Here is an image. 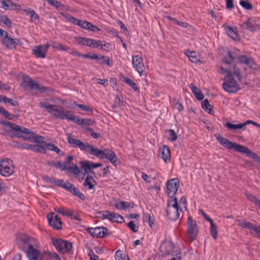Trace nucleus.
<instances>
[{"instance_id": "obj_16", "label": "nucleus", "mask_w": 260, "mask_h": 260, "mask_svg": "<svg viewBox=\"0 0 260 260\" xmlns=\"http://www.w3.org/2000/svg\"><path fill=\"white\" fill-rule=\"evenodd\" d=\"M84 151L88 152L90 154L94 155L101 159H104L105 150H100L93 145L87 144L85 149Z\"/></svg>"}, {"instance_id": "obj_30", "label": "nucleus", "mask_w": 260, "mask_h": 260, "mask_svg": "<svg viewBox=\"0 0 260 260\" xmlns=\"http://www.w3.org/2000/svg\"><path fill=\"white\" fill-rule=\"evenodd\" d=\"M185 54L192 62L197 63L200 61L198 52L196 51H189L188 50L185 52Z\"/></svg>"}, {"instance_id": "obj_28", "label": "nucleus", "mask_w": 260, "mask_h": 260, "mask_svg": "<svg viewBox=\"0 0 260 260\" xmlns=\"http://www.w3.org/2000/svg\"><path fill=\"white\" fill-rule=\"evenodd\" d=\"M189 87L197 99L201 101L204 99V95L201 93L200 89H199L196 85L191 84L189 85Z\"/></svg>"}, {"instance_id": "obj_48", "label": "nucleus", "mask_w": 260, "mask_h": 260, "mask_svg": "<svg viewBox=\"0 0 260 260\" xmlns=\"http://www.w3.org/2000/svg\"><path fill=\"white\" fill-rule=\"evenodd\" d=\"M57 212L66 216H71V210L63 208H59L56 210Z\"/></svg>"}, {"instance_id": "obj_57", "label": "nucleus", "mask_w": 260, "mask_h": 260, "mask_svg": "<svg viewBox=\"0 0 260 260\" xmlns=\"http://www.w3.org/2000/svg\"><path fill=\"white\" fill-rule=\"evenodd\" d=\"M126 204L125 201H118L115 203V207L119 210L125 209V204Z\"/></svg>"}, {"instance_id": "obj_56", "label": "nucleus", "mask_w": 260, "mask_h": 260, "mask_svg": "<svg viewBox=\"0 0 260 260\" xmlns=\"http://www.w3.org/2000/svg\"><path fill=\"white\" fill-rule=\"evenodd\" d=\"M90 22L87 21H83L80 20L78 26L83 29L87 30L89 28V25Z\"/></svg>"}, {"instance_id": "obj_5", "label": "nucleus", "mask_w": 260, "mask_h": 260, "mask_svg": "<svg viewBox=\"0 0 260 260\" xmlns=\"http://www.w3.org/2000/svg\"><path fill=\"white\" fill-rule=\"evenodd\" d=\"M40 108H44L52 116L61 120L66 119L69 110L55 105H48L45 102H41L39 103Z\"/></svg>"}, {"instance_id": "obj_39", "label": "nucleus", "mask_w": 260, "mask_h": 260, "mask_svg": "<svg viewBox=\"0 0 260 260\" xmlns=\"http://www.w3.org/2000/svg\"><path fill=\"white\" fill-rule=\"evenodd\" d=\"M92 181L95 182L92 176L89 175L87 176L85 180L83 183V186H88L89 189H93L94 185L92 184Z\"/></svg>"}, {"instance_id": "obj_12", "label": "nucleus", "mask_w": 260, "mask_h": 260, "mask_svg": "<svg viewBox=\"0 0 260 260\" xmlns=\"http://www.w3.org/2000/svg\"><path fill=\"white\" fill-rule=\"evenodd\" d=\"M50 46V45L48 43L36 46L32 50V54L37 58H44Z\"/></svg>"}, {"instance_id": "obj_53", "label": "nucleus", "mask_w": 260, "mask_h": 260, "mask_svg": "<svg viewBox=\"0 0 260 260\" xmlns=\"http://www.w3.org/2000/svg\"><path fill=\"white\" fill-rule=\"evenodd\" d=\"M74 105L76 107H79L80 109L83 111L89 112L91 113L93 112L92 109L89 106L82 104H77L76 103H74Z\"/></svg>"}, {"instance_id": "obj_37", "label": "nucleus", "mask_w": 260, "mask_h": 260, "mask_svg": "<svg viewBox=\"0 0 260 260\" xmlns=\"http://www.w3.org/2000/svg\"><path fill=\"white\" fill-rule=\"evenodd\" d=\"M51 47L56 50L59 51H67L70 49V48L66 46H63L61 44L57 42H53L51 44Z\"/></svg>"}, {"instance_id": "obj_49", "label": "nucleus", "mask_w": 260, "mask_h": 260, "mask_svg": "<svg viewBox=\"0 0 260 260\" xmlns=\"http://www.w3.org/2000/svg\"><path fill=\"white\" fill-rule=\"evenodd\" d=\"M90 47L93 48H100L101 49H105V48H103V46L101 41L93 39Z\"/></svg>"}, {"instance_id": "obj_35", "label": "nucleus", "mask_w": 260, "mask_h": 260, "mask_svg": "<svg viewBox=\"0 0 260 260\" xmlns=\"http://www.w3.org/2000/svg\"><path fill=\"white\" fill-rule=\"evenodd\" d=\"M47 164L49 166L54 167L55 168L59 169L61 171H64L67 169V167H66L64 165H63L62 162L59 161H49L47 162Z\"/></svg>"}, {"instance_id": "obj_4", "label": "nucleus", "mask_w": 260, "mask_h": 260, "mask_svg": "<svg viewBox=\"0 0 260 260\" xmlns=\"http://www.w3.org/2000/svg\"><path fill=\"white\" fill-rule=\"evenodd\" d=\"M215 137L217 142L226 148L233 149L236 151L246 154L248 157L250 156L252 153V151L247 147L235 143H233L220 135L215 136Z\"/></svg>"}, {"instance_id": "obj_46", "label": "nucleus", "mask_w": 260, "mask_h": 260, "mask_svg": "<svg viewBox=\"0 0 260 260\" xmlns=\"http://www.w3.org/2000/svg\"><path fill=\"white\" fill-rule=\"evenodd\" d=\"M239 4L245 10H250L253 8L252 5L247 0H241Z\"/></svg>"}, {"instance_id": "obj_10", "label": "nucleus", "mask_w": 260, "mask_h": 260, "mask_svg": "<svg viewBox=\"0 0 260 260\" xmlns=\"http://www.w3.org/2000/svg\"><path fill=\"white\" fill-rule=\"evenodd\" d=\"M2 125L9 126L11 128L12 131L9 132L10 137H14L19 139H20V135L22 134L23 131L22 129L24 128V127L7 121H3Z\"/></svg>"}, {"instance_id": "obj_17", "label": "nucleus", "mask_w": 260, "mask_h": 260, "mask_svg": "<svg viewBox=\"0 0 260 260\" xmlns=\"http://www.w3.org/2000/svg\"><path fill=\"white\" fill-rule=\"evenodd\" d=\"M236 58L240 63L246 64L251 69H256L257 65L251 57H248L245 55H240L237 54Z\"/></svg>"}, {"instance_id": "obj_41", "label": "nucleus", "mask_w": 260, "mask_h": 260, "mask_svg": "<svg viewBox=\"0 0 260 260\" xmlns=\"http://www.w3.org/2000/svg\"><path fill=\"white\" fill-rule=\"evenodd\" d=\"M29 149L32 150L35 152H44L46 151V148L44 144L43 145H30Z\"/></svg>"}, {"instance_id": "obj_21", "label": "nucleus", "mask_w": 260, "mask_h": 260, "mask_svg": "<svg viewBox=\"0 0 260 260\" xmlns=\"http://www.w3.org/2000/svg\"><path fill=\"white\" fill-rule=\"evenodd\" d=\"M237 56L236 52H232L228 50L227 55H225L222 58V62L226 64L231 65V68L233 69V66L237 67L235 64V58Z\"/></svg>"}, {"instance_id": "obj_18", "label": "nucleus", "mask_w": 260, "mask_h": 260, "mask_svg": "<svg viewBox=\"0 0 260 260\" xmlns=\"http://www.w3.org/2000/svg\"><path fill=\"white\" fill-rule=\"evenodd\" d=\"M167 215L172 221H176L179 218L180 212L182 210L180 207H171L167 209Z\"/></svg>"}, {"instance_id": "obj_6", "label": "nucleus", "mask_w": 260, "mask_h": 260, "mask_svg": "<svg viewBox=\"0 0 260 260\" xmlns=\"http://www.w3.org/2000/svg\"><path fill=\"white\" fill-rule=\"evenodd\" d=\"M52 245L56 250L61 254L70 253L72 249V244L71 242L55 238H51Z\"/></svg>"}, {"instance_id": "obj_58", "label": "nucleus", "mask_w": 260, "mask_h": 260, "mask_svg": "<svg viewBox=\"0 0 260 260\" xmlns=\"http://www.w3.org/2000/svg\"><path fill=\"white\" fill-rule=\"evenodd\" d=\"M114 216L115 217H114L113 222H116L120 223H122L124 222V218L120 214L115 213V215H114Z\"/></svg>"}, {"instance_id": "obj_47", "label": "nucleus", "mask_w": 260, "mask_h": 260, "mask_svg": "<svg viewBox=\"0 0 260 260\" xmlns=\"http://www.w3.org/2000/svg\"><path fill=\"white\" fill-rule=\"evenodd\" d=\"M66 170L69 173L74 174L75 175H78L80 173V170L77 165L74 167H67Z\"/></svg>"}, {"instance_id": "obj_2", "label": "nucleus", "mask_w": 260, "mask_h": 260, "mask_svg": "<svg viewBox=\"0 0 260 260\" xmlns=\"http://www.w3.org/2000/svg\"><path fill=\"white\" fill-rule=\"evenodd\" d=\"M226 72V76L224 77V82L222 84L223 89L229 93H236L240 89V87L238 83L233 77L235 76L238 81H240L242 79L240 70L237 67L233 66V71L224 70Z\"/></svg>"}, {"instance_id": "obj_13", "label": "nucleus", "mask_w": 260, "mask_h": 260, "mask_svg": "<svg viewBox=\"0 0 260 260\" xmlns=\"http://www.w3.org/2000/svg\"><path fill=\"white\" fill-rule=\"evenodd\" d=\"M47 218L50 226L57 230L61 229V221L60 219L58 218V216L55 215L54 213H50L47 215Z\"/></svg>"}, {"instance_id": "obj_61", "label": "nucleus", "mask_w": 260, "mask_h": 260, "mask_svg": "<svg viewBox=\"0 0 260 260\" xmlns=\"http://www.w3.org/2000/svg\"><path fill=\"white\" fill-rule=\"evenodd\" d=\"M68 21L72 24L78 25L80 20L75 18L73 16H70L68 18Z\"/></svg>"}, {"instance_id": "obj_31", "label": "nucleus", "mask_w": 260, "mask_h": 260, "mask_svg": "<svg viewBox=\"0 0 260 260\" xmlns=\"http://www.w3.org/2000/svg\"><path fill=\"white\" fill-rule=\"evenodd\" d=\"M66 119L69 121H73L78 125H83L82 118L80 119L79 117L74 116L73 114L71 113V111H69V113L67 114Z\"/></svg>"}, {"instance_id": "obj_1", "label": "nucleus", "mask_w": 260, "mask_h": 260, "mask_svg": "<svg viewBox=\"0 0 260 260\" xmlns=\"http://www.w3.org/2000/svg\"><path fill=\"white\" fill-rule=\"evenodd\" d=\"M17 238L18 248L26 253L29 260H38L42 257L39 250L33 247L32 244L35 242L34 238L24 234H20Z\"/></svg>"}, {"instance_id": "obj_50", "label": "nucleus", "mask_w": 260, "mask_h": 260, "mask_svg": "<svg viewBox=\"0 0 260 260\" xmlns=\"http://www.w3.org/2000/svg\"><path fill=\"white\" fill-rule=\"evenodd\" d=\"M84 129L85 131L89 132L91 136L94 139H96L100 137V133H95L91 128L88 126H85Z\"/></svg>"}, {"instance_id": "obj_34", "label": "nucleus", "mask_w": 260, "mask_h": 260, "mask_svg": "<svg viewBox=\"0 0 260 260\" xmlns=\"http://www.w3.org/2000/svg\"><path fill=\"white\" fill-rule=\"evenodd\" d=\"M225 30L226 31L228 36L233 40L235 41H239L240 40V38L239 37L238 34L234 31L232 27L228 26L225 28Z\"/></svg>"}, {"instance_id": "obj_43", "label": "nucleus", "mask_w": 260, "mask_h": 260, "mask_svg": "<svg viewBox=\"0 0 260 260\" xmlns=\"http://www.w3.org/2000/svg\"><path fill=\"white\" fill-rule=\"evenodd\" d=\"M166 133L168 134V140L172 142L175 141L177 139V135L174 130L170 129L166 131Z\"/></svg>"}, {"instance_id": "obj_62", "label": "nucleus", "mask_w": 260, "mask_h": 260, "mask_svg": "<svg viewBox=\"0 0 260 260\" xmlns=\"http://www.w3.org/2000/svg\"><path fill=\"white\" fill-rule=\"evenodd\" d=\"M46 253H47L50 257L52 258L55 260H60L59 255L55 252L52 253L48 251Z\"/></svg>"}, {"instance_id": "obj_63", "label": "nucleus", "mask_w": 260, "mask_h": 260, "mask_svg": "<svg viewBox=\"0 0 260 260\" xmlns=\"http://www.w3.org/2000/svg\"><path fill=\"white\" fill-rule=\"evenodd\" d=\"M88 256L90 257V260H98L99 256L95 254L93 251L90 249L88 252Z\"/></svg>"}, {"instance_id": "obj_14", "label": "nucleus", "mask_w": 260, "mask_h": 260, "mask_svg": "<svg viewBox=\"0 0 260 260\" xmlns=\"http://www.w3.org/2000/svg\"><path fill=\"white\" fill-rule=\"evenodd\" d=\"M132 64L135 70L141 75L144 71L145 67L142 57L138 55L132 56Z\"/></svg>"}, {"instance_id": "obj_20", "label": "nucleus", "mask_w": 260, "mask_h": 260, "mask_svg": "<svg viewBox=\"0 0 260 260\" xmlns=\"http://www.w3.org/2000/svg\"><path fill=\"white\" fill-rule=\"evenodd\" d=\"M1 43L8 49L15 48L17 45H22V43L19 40L17 39H12L9 37L6 38V39L2 41Z\"/></svg>"}, {"instance_id": "obj_3", "label": "nucleus", "mask_w": 260, "mask_h": 260, "mask_svg": "<svg viewBox=\"0 0 260 260\" xmlns=\"http://www.w3.org/2000/svg\"><path fill=\"white\" fill-rule=\"evenodd\" d=\"M21 86L25 90H30L31 93L34 94L38 93H46L51 91L49 87L44 86H40L36 81L32 80L28 76L24 77V80L21 83Z\"/></svg>"}, {"instance_id": "obj_60", "label": "nucleus", "mask_w": 260, "mask_h": 260, "mask_svg": "<svg viewBox=\"0 0 260 260\" xmlns=\"http://www.w3.org/2000/svg\"><path fill=\"white\" fill-rule=\"evenodd\" d=\"M54 184H56L57 186L62 187L64 189L65 186H67V182L64 183V181L63 180L57 179L55 178Z\"/></svg>"}, {"instance_id": "obj_36", "label": "nucleus", "mask_w": 260, "mask_h": 260, "mask_svg": "<svg viewBox=\"0 0 260 260\" xmlns=\"http://www.w3.org/2000/svg\"><path fill=\"white\" fill-rule=\"evenodd\" d=\"M202 108L209 114H213V111L212 109V106L209 104L208 100H204L202 103Z\"/></svg>"}, {"instance_id": "obj_32", "label": "nucleus", "mask_w": 260, "mask_h": 260, "mask_svg": "<svg viewBox=\"0 0 260 260\" xmlns=\"http://www.w3.org/2000/svg\"><path fill=\"white\" fill-rule=\"evenodd\" d=\"M122 81L126 83V84L128 85L131 87H132L136 92H137L138 93H139V89L137 87V85L134 82L132 79L130 78L122 76Z\"/></svg>"}, {"instance_id": "obj_44", "label": "nucleus", "mask_w": 260, "mask_h": 260, "mask_svg": "<svg viewBox=\"0 0 260 260\" xmlns=\"http://www.w3.org/2000/svg\"><path fill=\"white\" fill-rule=\"evenodd\" d=\"M0 22H2L6 25L8 28L12 27V22L7 16H0Z\"/></svg>"}, {"instance_id": "obj_38", "label": "nucleus", "mask_w": 260, "mask_h": 260, "mask_svg": "<svg viewBox=\"0 0 260 260\" xmlns=\"http://www.w3.org/2000/svg\"><path fill=\"white\" fill-rule=\"evenodd\" d=\"M169 197L170 199H169L167 201V208L179 207L176 197H175L174 196Z\"/></svg>"}, {"instance_id": "obj_15", "label": "nucleus", "mask_w": 260, "mask_h": 260, "mask_svg": "<svg viewBox=\"0 0 260 260\" xmlns=\"http://www.w3.org/2000/svg\"><path fill=\"white\" fill-rule=\"evenodd\" d=\"M238 225L241 228L247 229L250 230H253L257 234V237L260 238V226L256 225L245 220L238 219L237 220Z\"/></svg>"}, {"instance_id": "obj_27", "label": "nucleus", "mask_w": 260, "mask_h": 260, "mask_svg": "<svg viewBox=\"0 0 260 260\" xmlns=\"http://www.w3.org/2000/svg\"><path fill=\"white\" fill-rule=\"evenodd\" d=\"M160 153L161 155L162 159L166 162H167L168 160H170L171 157L170 150L168 146L166 145L162 146L160 149Z\"/></svg>"}, {"instance_id": "obj_52", "label": "nucleus", "mask_w": 260, "mask_h": 260, "mask_svg": "<svg viewBox=\"0 0 260 260\" xmlns=\"http://www.w3.org/2000/svg\"><path fill=\"white\" fill-rule=\"evenodd\" d=\"M127 226L134 233H137L138 231L139 226L137 225L134 221L132 220L127 223Z\"/></svg>"}, {"instance_id": "obj_29", "label": "nucleus", "mask_w": 260, "mask_h": 260, "mask_svg": "<svg viewBox=\"0 0 260 260\" xmlns=\"http://www.w3.org/2000/svg\"><path fill=\"white\" fill-rule=\"evenodd\" d=\"M224 127H225L229 131H235L237 129H243L242 123L233 124L230 122H226L223 123Z\"/></svg>"}, {"instance_id": "obj_59", "label": "nucleus", "mask_w": 260, "mask_h": 260, "mask_svg": "<svg viewBox=\"0 0 260 260\" xmlns=\"http://www.w3.org/2000/svg\"><path fill=\"white\" fill-rule=\"evenodd\" d=\"M173 102L175 108L177 109L179 112H181L183 110V106L181 103L176 100H174Z\"/></svg>"}, {"instance_id": "obj_54", "label": "nucleus", "mask_w": 260, "mask_h": 260, "mask_svg": "<svg viewBox=\"0 0 260 260\" xmlns=\"http://www.w3.org/2000/svg\"><path fill=\"white\" fill-rule=\"evenodd\" d=\"M100 234L101 235L100 238L108 237L110 235L108 229L104 226H100Z\"/></svg>"}, {"instance_id": "obj_23", "label": "nucleus", "mask_w": 260, "mask_h": 260, "mask_svg": "<svg viewBox=\"0 0 260 260\" xmlns=\"http://www.w3.org/2000/svg\"><path fill=\"white\" fill-rule=\"evenodd\" d=\"M67 140L68 143L72 145L73 147H78L81 151L85 149L87 143H84L79 140L75 139L70 137L69 135L67 136Z\"/></svg>"}, {"instance_id": "obj_24", "label": "nucleus", "mask_w": 260, "mask_h": 260, "mask_svg": "<svg viewBox=\"0 0 260 260\" xmlns=\"http://www.w3.org/2000/svg\"><path fill=\"white\" fill-rule=\"evenodd\" d=\"M173 247L172 243L169 241H164L159 247V250L163 256L169 255Z\"/></svg>"}, {"instance_id": "obj_33", "label": "nucleus", "mask_w": 260, "mask_h": 260, "mask_svg": "<svg viewBox=\"0 0 260 260\" xmlns=\"http://www.w3.org/2000/svg\"><path fill=\"white\" fill-rule=\"evenodd\" d=\"M24 12L26 15L29 16L31 21L35 22L36 20H38V15L34 10L30 9H25L24 10Z\"/></svg>"}, {"instance_id": "obj_8", "label": "nucleus", "mask_w": 260, "mask_h": 260, "mask_svg": "<svg viewBox=\"0 0 260 260\" xmlns=\"http://www.w3.org/2000/svg\"><path fill=\"white\" fill-rule=\"evenodd\" d=\"M14 172L12 161L9 159L0 161V174L4 177L10 176Z\"/></svg>"}, {"instance_id": "obj_42", "label": "nucleus", "mask_w": 260, "mask_h": 260, "mask_svg": "<svg viewBox=\"0 0 260 260\" xmlns=\"http://www.w3.org/2000/svg\"><path fill=\"white\" fill-rule=\"evenodd\" d=\"M210 231L213 238L216 240L218 235L217 226L214 222L210 224Z\"/></svg>"}, {"instance_id": "obj_51", "label": "nucleus", "mask_w": 260, "mask_h": 260, "mask_svg": "<svg viewBox=\"0 0 260 260\" xmlns=\"http://www.w3.org/2000/svg\"><path fill=\"white\" fill-rule=\"evenodd\" d=\"M245 196L248 200L253 202L256 206L258 205L257 203L260 202V200H259L256 197L252 194L248 193H245Z\"/></svg>"}, {"instance_id": "obj_40", "label": "nucleus", "mask_w": 260, "mask_h": 260, "mask_svg": "<svg viewBox=\"0 0 260 260\" xmlns=\"http://www.w3.org/2000/svg\"><path fill=\"white\" fill-rule=\"evenodd\" d=\"M48 4L56 8L57 9L60 10H63L64 6L62 5L60 2L55 0H49Z\"/></svg>"}, {"instance_id": "obj_22", "label": "nucleus", "mask_w": 260, "mask_h": 260, "mask_svg": "<svg viewBox=\"0 0 260 260\" xmlns=\"http://www.w3.org/2000/svg\"><path fill=\"white\" fill-rule=\"evenodd\" d=\"M81 168L85 171L84 175L88 173V171H91L92 169L100 167L102 166V163L95 164L88 160L81 161L80 162Z\"/></svg>"}, {"instance_id": "obj_26", "label": "nucleus", "mask_w": 260, "mask_h": 260, "mask_svg": "<svg viewBox=\"0 0 260 260\" xmlns=\"http://www.w3.org/2000/svg\"><path fill=\"white\" fill-rule=\"evenodd\" d=\"M240 26L243 29L249 30L250 31H254L260 29V25H254L252 24V23L248 21V20L245 22H243Z\"/></svg>"}, {"instance_id": "obj_45", "label": "nucleus", "mask_w": 260, "mask_h": 260, "mask_svg": "<svg viewBox=\"0 0 260 260\" xmlns=\"http://www.w3.org/2000/svg\"><path fill=\"white\" fill-rule=\"evenodd\" d=\"M96 62L99 64H106L109 67H112L113 66V61L111 60L109 57L104 56V58L99 59V61H97Z\"/></svg>"}, {"instance_id": "obj_7", "label": "nucleus", "mask_w": 260, "mask_h": 260, "mask_svg": "<svg viewBox=\"0 0 260 260\" xmlns=\"http://www.w3.org/2000/svg\"><path fill=\"white\" fill-rule=\"evenodd\" d=\"M22 134L20 135V139L25 141H28L31 142L45 144L44 141V137L35 134V133L30 131L28 129L24 127L22 129Z\"/></svg>"}, {"instance_id": "obj_64", "label": "nucleus", "mask_w": 260, "mask_h": 260, "mask_svg": "<svg viewBox=\"0 0 260 260\" xmlns=\"http://www.w3.org/2000/svg\"><path fill=\"white\" fill-rule=\"evenodd\" d=\"M249 157L252 158L254 160L258 162L259 164L260 163V156L256 153L252 152Z\"/></svg>"}, {"instance_id": "obj_55", "label": "nucleus", "mask_w": 260, "mask_h": 260, "mask_svg": "<svg viewBox=\"0 0 260 260\" xmlns=\"http://www.w3.org/2000/svg\"><path fill=\"white\" fill-rule=\"evenodd\" d=\"M82 122L83 123V125H86V126L93 125L95 123V121L93 119L90 118H82Z\"/></svg>"}, {"instance_id": "obj_25", "label": "nucleus", "mask_w": 260, "mask_h": 260, "mask_svg": "<svg viewBox=\"0 0 260 260\" xmlns=\"http://www.w3.org/2000/svg\"><path fill=\"white\" fill-rule=\"evenodd\" d=\"M104 158H107L113 165H116V162L117 160V157L113 151L109 149H105Z\"/></svg>"}, {"instance_id": "obj_9", "label": "nucleus", "mask_w": 260, "mask_h": 260, "mask_svg": "<svg viewBox=\"0 0 260 260\" xmlns=\"http://www.w3.org/2000/svg\"><path fill=\"white\" fill-rule=\"evenodd\" d=\"M187 232L190 241H192L198 234L197 225L191 216L187 218Z\"/></svg>"}, {"instance_id": "obj_19", "label": "nucleus", "mask_w": 260, "mask_h": 260, "mask_svg": "<svg viewBox=\"0 0 260 260\" xmlns=\"http://www.w3.org/2000/svg\"><path fill=\"white\" fill-rule=\"evenodd\" d=\"M67 186L64 187V189L72 193L73 195L78 197L82 201L85 200V197L84 195L81 193L78 188H77L73 184L67 182Z\"/></svg>"}, {"instance_id": "obj_11", "label": "nucleus", "mask_w": 260, "mask_h": 260, "mask_svg": "<svg viewBox=\"0 0 260 260\" xmlns=\"http://www.w3.org/2000/svg\"><path fill=\"white\" fill-rule=\"evenodd\" d=\"M179 180L177 178L171 179L167 183V194L169 197L174 196L179 187Z\"/></svg>"}]
</instances>
